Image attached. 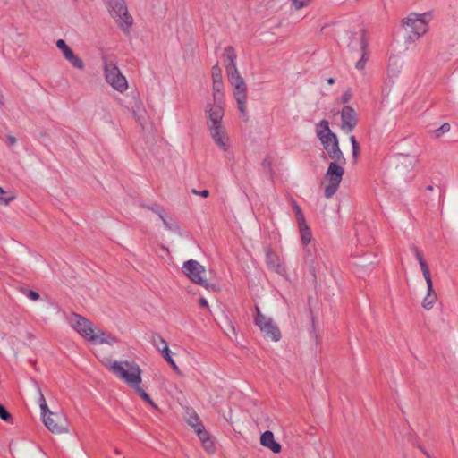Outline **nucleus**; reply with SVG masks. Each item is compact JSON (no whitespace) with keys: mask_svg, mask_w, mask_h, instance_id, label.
<instances>
[{"mask_svg":"<svg viewBox=\"0 0 458 458\" xmlns=\"http://www.w3.org/2000/svg\"><path fill=\"white\" fill-rule=\"evenodd\" d=\"M105 367L120 381L131 388L140 398L157 409V404L152 401L149 394L141 386L142 369L134 360H111L102 361Z\"/></svg>","mask_w":458,"mask_h":458,"instance_id":"obj_1","label":"nucleus"},{"mask_svg":"<svg viewBox=\"0 0 458 458\" xmlns=\"http://www.w3.org/2000/svg\"><path fill=\"white\" fill-rule=\"evenodd\" d=\"M68 322L72 329H74L83 339L93 344H107L113 345L116 343V339L110 335L105 333L93 322L86 318L72 313L68 318Z\"/></svg>","mask_w":458,"mask_h":458,"instance_id":"obj_2","label":"nucleus"},{"mask_svg":"<svg viewBox=\"0 0 458 458\" xmlns=\"http://www.w3.org/2000/svg\"><path fill=\"white\" fill-rule=\"evenodd\" d=\"M433 18L432 11L422 13L412 12L403 18L401 26L406 34V42L413 43L426 35Z\"/></svg>","mask_w":458,"mask_h":458,"instance_id":"obj_3","label":"nucleus"},{"mask_svg":"<svg viewBox=\"0 0 458 458\" xmlns=\"http://www.w3.org/2000/svg\"><path fill=\"white\" fill-rule=\"evenodd\" d=\"M205 114L207 128L210 138L221 151H229L232 142L228 131L223 123L225 111H222L220 108H215L212 112H205Z\"/></svg>","mask_w":458,"mask_h":458,"instance_id":"obj_4","label":"nucleus"},{"mask_svg":"<svg viewBox=\"0 0 458 458\" xmlns=\"http://www.w3.org/2000/svg\"><path fill=\"white\" fill-rule=\"evenodd\" d=\"M316 133L328 157L334 161L345 164V157L340 149L337 136L330 130L329 123L327 120L319 122L316 128Z\"/></svg>","mask_w":458,"mask_h":458,"instance_id":"obj_5","label":"nucleus"},{"mask_svg":"<svg viewBox=\"0 0 458 458\" xmlns=\"http://www.w3.org/2000/svg\"><path fill=\"white\" fill-rule=\"evenodd\" d=\"M108 12L118 27L129 34L133 24V18L129 13L125 0H107Z\"/></svg>","mask_w":458,"mask_h":458,"instance_id":"obj_6","label":"nucleus"},{"mask_svg":"<svg viewBox=\"0 0 458 458\" xmlns=\"http://www.w3.org/2000/svg\"><path fill=\"white\" fill-rule=\"evenodd\" d=\"M103 75L106 82L114 90L119 93H124L129 89L126 77L113 61L105 60L103 62Z\"/></svg>","mask_w":458,"mask_h":458,"instance_id":"obj_7","label":"nucleus"},{"mask_svg":"<svg viewBox=\"0 0 458 458\" xmlns=\"http://www.w3.org/2000/svg\"><path fill=\"white\" fill-rule=\"evenodd\" d=\"M338 161L331 162L325 174V197L327 199L332 198L337 191L339 185L342 182L344 170V165Z\"/></svg>","mask_w":458,"mask_h":458,"instance_id":"obj_8","label":"nucleus"},{"mask_svg":"<svg viewBox=\"0 0 458 458\" xmlns=\"http://www.w3.org/2000/svg\"><path fill=\"white\" fill-rule=\"evenodd\" d=\"M46 428L55 435L68 434L69 425L64 412H53L52 411L41 416Z\"/></svg>","mask_w":458,"mask_h":458,"instance_id":"obj_9","label":"nucleus"},{"mask_svg":"<svg viewBox=\"0 0 458 458\" xmlns=\"http://www.w3.org/2000/svg\"><path fill=\"white\" fill-rule=\"evenodd\" d=\"M257 316L255 324L259 327L263 336L270 341L278 342L281 339V331L275 321L261 313L260 310L256 307Z\"/></svg>","mask_w":458,"mask_h":458,"instance_id":"obj_10","label":"nucleus"},{"mask_svg":"<svg viewBox=\"0 0 458 458\" xmlns=\"http://www.w3.org/2000/svg\"><path fill=\"white\" fill-rule=\"evenodd\" d=\"M182 271L193 283L206 289L209 287L206 280V269L198 261L193 259L186 261L182 266Z\"/></svg>","mask_w":458,"mask_h":458,"instance_id":"obj_11","label":"nucleus"},{"mask_svg":"<svg viewBox=\"0 0 458 458\" xmlns=\"http://www.w3.org/2000/svg\"><path fill=\"white\" fill-rule=\"evenodd\" d=\"M213 103L208 104L205 112H212L215 108L225 111V94L222 81H213Z\"/></svg>","mask_w":458,"mask_h":458,"instance_id":"obj_12","label":"nucleus"},{"mask_svg":"<svg viewBox=\"0 0 458 458\" xmlns=\"http://www.w3.org/2000/svg\"><path fill=\"white\" fill-rule=\"evenodd\" d=\"M341 129L346 133H350L357 125V113L350 106H345L341 112Z\"/></svg>","mask_w":458,"mask_h":458,"instance_id":"obj_13","label":"nucleus"},{"mask_svg":"<svg viewBox=\"0 0 458 458\" xmlns=\"http://www.w3.org/2000/svg\"><path fill=\"white\" fill-rule=\"evenodd\" d=\"M56 47L63 53L64 57L76 69L83 70L85 67L84 62L81 57L76 55L74 52L68 47L64 39L56 41Z\"/></svg>","mask_w":458,"mask_h":458,"instance_id":"obj_14","label":"nucleus"},{"mask_svg":"<svg viewBox=\"0 0 458 458\" xmlns=\"http://www.w3.org/2000/svg\"><path fill=\"white\" fill-rule=\"evenodd\" d=\"M266 264L270 270L280 276H284L286 274V267L284 265L282 259L271 249H268L266 251Z\"/></svg>","mask_w":458,"mask_h":458,"instance_id":"obj_15","label":"nucleus"},{"mask_svg":"<svg viewBox=\"0 0 458 458\" xmlns=\"http://www.w3.org/2000/svg\"><path fill=\"white\" fill-rule=\"evenodd\" d=\"M233 96L236 100L238 109L243 117L247 116V85L233 87Z\"/></svg>","mask_w":458,"mask_h":458,"instance_id":"obj_16","label":"nucleus"},{"mask_svg":"<svg viewBox=\"0 0 458 458\" xmlns=\"http://www.w3.org/2000/svg\"><path fill=\"white\" fill-rule=\"evenodd\" d=\"M411 250L414 253V256L416 257V259L420 264V269H421V272H422V275L425 279L427 286H430L431 284H433L432 276H431L429 267L423 258V255L416 247H413L411 249Z\"/></svg>","mask_w":458,"mask_h":458,"instance_id":"obj_17","label":"nucleus"},{"mask_svg":"<svg viewBox=\"0 0 458 458\" xmlns=\"http://www.w3.org/2000/svg\"><path fill=\"white\" fill-rule=\"evenodd\" d=\"M260 444L275 454L281 452V445L275 440L274 434L271 431H265L260 437Z\"/></svg>","mask_w":458,"mask_h":458,"instance_id":"obj_18","label":"nucleus"},{"mask_svg":"<svg viewBox=\"0 0 458 458\" xmlns=\"http://www.w3.org/2000/svg\"><path fill=\"white\" fill-rule=\"evenodd\" d=\"M223 57L225 60L226 72H230L233 69L237 70L236 67V54L234 49L232 47H227L225 48L223 53Z\"/></svg>","mask_w":458,"mask_h":458,"instance_id":"obj_19","label":"nucleus"},{"mask_svg":"<svg viewBox=\"0 0 458 458\" xmlns=\"http://www.w3.org/2000/svg\"><path fill=\"white\" fill-rule=\"evenodd\" d=\"M437 301V294L433 288V284L427 286V293L424 296L421 303L422 307L427 310H430L434 307Z\"/></svg>","mask_w":458,"mask_h":458,"instance_id":"obj_20","label":"nucleus"},{"mask_svg":"<svg viewBox=\"0 0 458 458\" xmlns=\"http://www.w3.org/2000/svg\"><path fill=\"white\" fill-rule=\"evenodd\" d=\"M229 83L231 87L241 86L246 84L243 78L241 76L238 69L226 72Z\"/></svg>","mask_w":458,"mask_h":458,"instance_id":"obj_21","label":"nucleus"},{"mask_svg":"<svg viewBox=\"0 0 458 458\" xmlns=\"http://www.w3.org/2000/svg\"><path fill=\"white\" fill-rule=\"evenodd\" d=\"M299 233L301 236V242L304 246H307L312 240V233L308 224L299 225Z\"/></svg>","mask_w":458,"mask_h":458,"instance_id":"obj_22","label":"nucleus"},{"mask_svg":"<svg viewBox=\"0 0 458 458\" xmlns=\"http://www.w3.org/2000/svg\"><path fill=\"white\" fill-rule=\"evenodd\" d=\"M160 353L162 357L167 361V363L172 367L173 370L177 374H181L179 367L176 365L174 360L172 357V352L169 347L160 352Z\"/></svg>","mask_w":458,"mask_h":458,"instance_id":"obj_23","label":"nucleus"},{"mask_svg":"<svg viewBox=\"0 0 458 458\" xmlns=\"http://www.w3.org/2000/svg\"><path fill=\"white\" fill-rule=\"evenodd\" d=\"M190 426L194 428L195 433L198 435L199 440L202 442L206 441V439H209V434L206 431L202 424L197 423L196 425L190 422Z\"/></svg>","mask_w":458,"mask_h":458,"instance_id":"obj_24","label":"nucleus"},{"mask_svg":"<svg viewBox=\"0 0 458 458\" xmlns=\"http://www.w3.org/2000/svg\"><path fill=\"white\" fill-rule=\"evenodd\" d=\"M152 344L159 352L169 347L164 337L159 335L152 336Z\"/></svg>","mask_w":458,"mask_h":458,"instance_id":"obj_25","label":"nucleus"},{"mask_svg":"<svg viewBox=\"0 0 458 458\" xmlns=\"http://www.w3.org/2000/svg\"><path fill=\"white\" fill-rule=\"evenodd\" d=\"M135 119L140 123L146 122V112L140 103L136 105V107L132 111Z\"/></svg>","mask_w":458,"mask_h":458,"instance_id":"obj_26","label":"nucleus"},{"mask_svg":"<svg viewBox=\"0 0 458 458\" xmlns=\"http://www.w3.org/2000/svg\"><path fill=\"white\" fill-rule=\"evenodd\" d=\"M37 403L39 405L40 408V415H44L45 413L50 411L51 410L48 408L47 401L45 399V396L42 393V391L38 388V399Z\"/></svg>","mask_w":458,"mask_h":458,"instance_id":"obj_27","label":"nucleus"},{"mask_svg":"<svg viewBox=\"0 0 458 458\" xmlns=\"http://www.w3.org/2000/svg\"><path fill=\"white\" fill-rule=\"evenodd\" d=\"M273 158L272 157L270 156H266L262 161H261V167L262 169L267 173L269 175H273L274 174V169H273Z\"/></svg>","mask_w":458,"mask_h":458,"instance_id":"obj_28","label":"nucleus"},{"mask_svg":"<svg viewBox=\"0 0 458 458\" xmlns=\"http://www.w3.org/2000/svg\"><path fill=\"white\" fill-rule=\"evenodd\" d=\"M14 199L15 196L13 194L6 192L0 187V205L8 206Z\"/></svg>","mask_w":458,"mask_h":458,"instance_id":"obj_29","label":"nucleus"},{"mask_svg":"<svg viewBox=\"0 0 458 458\" xmlns=\"http://www.w3.org/2000/svg\"><path fill=\"white\" fill-rule=\"evenodd\" d=\"M366 42L364 40V38L363 36L361 37V49H362V55L360 57V59L356 63L355 66L358 70H363L365 68V65H366V63H367V58H366V53H365V48H366Z\"/></svg>","mask_w":458,"mask_h":458,"instance_id":"obj_30","label":"nucleus"},{"mask_svg":"<svg viewBox=\"0 0 458 458\" xmlns=\"http://www.w3.org/2000/svg\"><path fill=\"white\" fill-rule=\"evenodd\" d=\"M294 10H301L308 7L313 0H290Z\"/></svg>","mask_w":458,"mask_h":458,"instance_id":"obj_31","label":"nucleus"},{"mask_svg":"<svg viewBox=\"0 0 458 458\" xmlns=\"http://www.w3.org/2000/svg\"><path fill=\"white\" fill-rule=\"evenodd\" d=\"M450 130H451V126L449 123H446L442 124L438 129L433 131L432 134L436 139H439L445 133L449 132Z\"/></svg>","mask_w":458,"mask_h":458,"instance_id":"obj_32","label":"nucleus"},{"mask_svg":"<svg viewBox=\"0 0 458 458\" xmlns=\"http://www.w3.org/2000/svg\"><path fill=\"white\" fill-rule=\"evenodd\" d=\"M211 74L213 81H222V70L217 64L212 67Z\"/></svg>","mask_w":458,"mask_h":458,"instance_id":"obj_33","label":"nucleus"},{"mask_svg":"<svg viewBox=\"0 0 458 458\" xmlns=\"http://www.w3.org/2000/svg\"><path fill=\"white\" fill-rule=\"evenodd\" d=\"M163 222L169 230H173V231L180 233V226L173 219L170 218V219L166 220V219L163 218Z\"/></svg>","mask_w":458,"mask_h":458,"instance_id":"obj_34","label":"nucleus"},{"mask_svg":"<svg viewBox=\"0 0 458 458\" xmlns=\"http://www.w3.org/2000/svg\"><path fill=\"white\" fill-rule=\"evenodd\" d=\"M163 222L169 230H173V231L180 233V226L173 219L170 218V219L166 220V219L163 218Z\"/></svg>","mask_w":458,"mask_h":458,"instance_id":"obj_35","label":"nucleus"},{"mask_svg":"<svg viewBox=\"0 0 458 458\" xmlns=\"http://www.w3.org/2000/svg\"><path fill=\"white\" fill-rule=\"evenodd\" d=\"M202 446L209 454H213L215 452V445L210 438L206 439V441L202 442Z\"/></svg>","mask_w":458,"mask_h":458,"instance_id":"obj_36","label":"nucleus"},{"mask_svg":"<svg viewBox=\"0 0 458 458\" xmlns=\"http://www.w3.org/2000/svg\"><path fill=\"white\" fill-rule=\"evenodd\" d=\"M11 414L7 411V410L0 404V418L4 421H9L11 420Z\"/></svg>","mask_w":458,"mask_h":458,"instance_id":"obj_37","label":"nucleus"},{"mask_svg":"<svg viewBox=\"0 0 458 458\" xmlns=\"http://www.w3.org/2000/svg\"><path fill=\"white\" fill-rule=\"evenodd\" d=\"M295 218H296V221H297V224H298V226L299 225H306L307 222H306V219H305V216H304V214L302 212V210L297 214H295Z\"/></svg>","mask_w":458,"mask_h":458,"instance_id":"obj_38","label":"nucleus"},{"mask_svg":"<svg viewBox=\"0 0 458 458\" xmlns=\"http://www.w3.org/2000/svg\"><path fill=\"white\" fill-rule=\"evenodd\" d=\"M26 295L31 301H38L39 299V294L37 292L31 290L28 291Z\"/></svg>","mask_w":458,"mask_h":458,"instance_id":"obj_39","label":"nucleus"},{"mask_svg":"<svg viewBox=\"0 0 458 458\" xmlns=\"http://www.w3.org/2000/svg\"><path fill=\"white\" fill-rule=\"evenodd\" d=\"M352 91L350 89H347L342 96V101L344 103L349 102L352 98Z\"/></svg>","mask_w":458,"mask_h":458,"instance_id":"obj_40","label":"nucleus"},{"mask_svg":"<svg viewBox=\"0 0 458 458\" xmlns=\"http://www.w3.org/2000/svg\"><path fill=\"white\" fill-rule=\"evenodd\" d=\"M192 192L194 194L199 195V196H201L203 198H207V197L209 196V191L208 190H203V191H201L199 192L198 191H196V190H192Z\"/></svg>","mask_w":458,"mask_h":458,"instance_id":"obj_41","label":"nucleus"},{"mask_svg":"<svg viewBox=\"0 0 458 458\" xmlns=\"http://www.w3.org/2000/svg\"><path fill=\"white\" fill-rule=\"evenodd\" d=\"M359 153H360V146L358 145V146L352 147V157L354 158V161L357 160Z\"/></svg>","mask_w":458,"mask_h":458,"instance_id":"obj_42","label":"nucleus"},{"mask_svg":"<svg viewBox=\"0 0 458 458\" xmlns=\"http://www.w3.org/2000/svg\"><path fill=\"white\" fill-rule=\"evenodd\" d=\"M190 422H191L195 425L197 423H199V418H198L197 414L193 413L192 415L190 416V418L188 419V423L190 424Z\"/></svg>","mask_w":458,"mask_h":458,"instance_id":"obj_43","label":"nucleus"},{"mask_svg":"<svg viewBox=\"0 0 458 458\" xmlns=\"http://www.w3.org/2000/svg\"><path fill=\"white\" fill-rule=\"evenodd\" d=\"M6 142L8 145H14L17 142V140L14 136L9 135L6 139Z\"/></svg>","mask_w":458,"mask_h":458,"instance_id":"obj_44","label":"nucleus"},{"mask_svg":"<svg viewBox=\"0 0 458 458\" xmlns=\"http://www.w3.org/2000/svg\"><path fill=\"white\" fill-rule=\"evenodd\" d=\"M293 208L295 214H297L302 210L301 208L295 201H293Z\"/></svg>","mask_w":458,"mask_h":458,"instance_id":"obj_45","label":"nucleus"},{"mask_svg":"<svg viewBox=\"0 0 458 458\" xmlns=\"http://www.w3.org/2000/svg\"><path fill=\"white\" fill-rule=\"evenodd\" d=\"M349 140H350V142L352 143V147L359 145V143L357 142V140L353 135H351Z\"/></svg>","mask_w":458,"mask_h":458,"instance_id":"obj_46","label":"nucleus"},{"mask_svg":"<svg viewBox=\"0 0 458 458\" xmlns=\"http://www.w3.org/2000/svg\"><path fill=\"white\" fill-rule=\"evenodd\" d=\"M199 304H200L202 307H205V308H206V307H208V301H207L206 299H204V298H201V299L199 300Z\"/></svg>","mask_w":458,"mask_h":458,"instance_id":"obj_47","label":"nucleus"},{"mask_svg":"<svg viewBox=\"0 0 458 458\" xmlns=\"http://www.w3.org/2000/svg\"><path fill=\"white\" fill-rule=\"evenodd\" d=\"M327 83H328L329 85H333V84L335 83V80H334L333 78H329V79L327 80Z\"/></svg>","mask_w":458,"mask_h":458,"instance_id":"obj_48","label":"nucleus"},{"mask_svg":"<svg viewBox=\"0 0 458 458\" xmlns=\"http://www.w3.org/2000/svg\"><path fill=\"white\" fill-rule=\"evenodd\" d=\"M4 105V97L3 95L0 93V106H2Z\"/></svg>","mask_w":458,"mask_h":458,"instance_id":"obj_49","label":"nucleus"},{"mask_svg":"<svg viewBox=\"0 0 458 458\" xmlns=\"http://www.w3.org/2000/svg\"><path fill=\"white\" fill-rule=\"evenodd\" d=\"M4 105V97L3 95L0 93V106H2Z\"/></svg>","mask_w":458,"mask_h":458,"instance_id":"obj_50","label":"nucleus"},{"mask_svg":"<svg viewBox=\"0 0 458 458\" xmlns=\"http://www.w3.org/2000/svg\"><path fill=\"white\" fill-rule=\"evenodd\" d=\"M114 454L117 455L121 454V451L119 449H114Z\"/></svg>","mask_w":458,"mask_h":458,"instance_id":"obj_51","label":"nucleus"},{"mask_svg":"<svg viewBox=\"0 0 458 458\" xmlns=\"http://www.w3.org/2000/svg\"><path fill=\"white\" fill-rule=\"evenodd\" d=\"M427 189H428V191H433V187H432V186H428V187H427Z\"/></svg>","mask_w":458,"mask_h":458,"instance_id":"obj_52","label":"nucleus"}]
</instances>
